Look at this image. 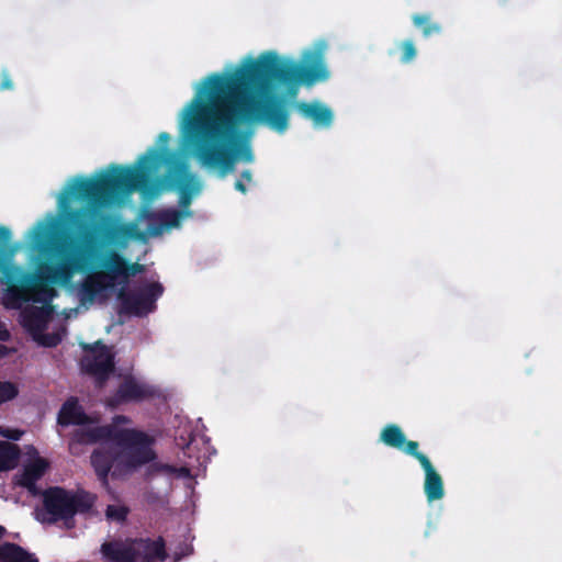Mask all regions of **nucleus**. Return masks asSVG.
I'll use <instances>...</instances> for the list:
<instances>
[{
	"instance_id": "c9c22d12",
	"label": "nucleus",
	"mask_w": 562,
	"mask_h": 562,
	"mask_svg": "<svg viewBox=\"0 0 562 562\" xmlns=\"http://www.w3.org/2000/svg\"><path fill=\"white\" fill-rule=\"evenodd\" d=\"M430 531H431V525L429 524V525H428V528H427V530H426V536H429Z\"/></svg>"
},
{
	"instance_id": "e433bc0d",
	"label": "nucleus",
	"mask_w": 562,
	"mask_h": 562,
	"mask_svg": "<svg viewBox=\"0 0 562 562\" xmlns=\"http://www.w3.org/2000/svg\"><path fill=\"white\" fill-rule=\"evenodd\" d=\"M5 336H9V333L0 335V339H4Z\"/></svg>"
},
{
	"instance_id": "393cba45",
	"label": "nucleus",
	"mask_w": 562,
	"mask_h": 562,
	"mask_svg": "<svg viewBox=\"0 0 562 562\" xmlns=\"http://www.w3.org/2000/svg\"><path fill=\"white\" fill-rule=\"evenodd\" d=\"M19 394L16 385L10 381H0V404L13 400Z\"/></svg>"
},
{
	"instance_id": "58836bf2",
	"label": "nucleus",
	"mask_w": 562,
	"mask_h": 562,
	"mask_svg": "<svg viewBox=\"0 0 562 562\" xmlns=\"http://www.w3.org/2000/svg\"><path fill=\"white\" fill-rule=\"evenodd\" d=\"M5 336H9V333L0 335V339H4Z\"/></svg>"
},
{
	"instance_id": "f03ea898",
	"label": "nucleus",
	"mask_w": 562,
	"mask_h": 562,
	"mask_svg": "<svg viewBox=\"0 0 562 562\" xmlns=\"http://www.w3.org/2000/svg\"><path fill=\"white\" fill-rule=\"evenodd\" d=\"M168 149L150 148L138 159L137 166H111V171L101 172L94 179H77L72 187L76 199L87 202L88 206L71 209L66 199L60 200L65 222L83 241L94 237L90 218L95 210L113 205L123 195L134 191H144L153 176L167 162Z\"/></svg>"
},
{
	"instance_id": "a878e982",
	"label": "nucleus",
	"mask_w": 562,
	"mask_h": 562,
	"mask_svg": "<svg viewBox=\"0 0 562 562\" xmlns=\"http://www.w3.org/2000/svg\"><path fill=\"white\" fill-rule=\"evenodd\" d=\"M128 509L125 506L108 505L105 516L110 520L124 521L127 517Z\"/></svg>"
},
{
	"instance_id": "a211bd4d",
	"label": "nucleus",
	"mask_w": 562,
	"mask_h": 562,
	"mask_svg": "<svg viewBox=\"0 0 562 562\" xmlns=\"http://www.w3.org/2000/svg\"><path fill=\"white\" fill-rule=\"evenodd\" d=\"M0 562H38L34 553L13 542L0 544Z\"/></svg>"
},
{
	"instance_id": "7ed1b4c3",
	"label": "nucleus",
	"mask_w": 562,
	"mask_h": 562,
	"mask_svg": "<svg viewBox=\"0 0 562 562\" xmlns=\"http://www.w3.org/2000/svg\"><path fill=\"white\" fill-rule=\"evenodd\" d=\"M20 244L11 243V231L0 225V283L5 284L4 297L11 306L24 302H46L54 290L48 283H67L75 272L88 266V255L81 247L69 248L65 244L55 246L57 262L42 261L36 272L24 271L14 263Z\"/></svg>"
},
{
	"instance_id": "f3484780",
	"label": "nucleus",
	"mask_w": 562,
	"mask_h": 562,
	"mask_svg": "<svg viewBox=\"0 0 562 562\" xmlns=\"http://www.w3.org/2000/svg\"><path fill=\"white\" fill-rule=\"evenodd\" d=\"M380 440L389 447L404 451L406 454H408L407 450L411 442L418 443L414 440H407L401 427L395 424H389L382 429Z\"/></svg>"
},
{
	"instance_id": "4c0bfd02",
	"label": "nucleus",
	"mask_w": 562,
	"mask_h": 562,
	"mask_svg": "<svg viewBox=\"0 0 562 562\" xmlns=\"http://www.w3.org/2000/svg\"><path fill=\"white\" fill-rule=\"evenodd\" d=\"M5 336H9V333L0 335V339H4Z\"/></svg>"
},
{
	"instance_id": "2f4dec72",
	"label": "nucleus",
	"mask_w": 562,
	"mask_h": 562,
	"mask_svg": "<svg viewBox=\"0 0 562 562\" xmlns=\"http://www.w3.org/2000/svg\"><path fill=\"white\" fill-rule=\"evenodd\" d=\"M235 189L244 194L247 192L245 182L239 179L235 182Z\"/></svg>"
},
{
	"instance_id": "7c9ffc66",
	"label": "nucleus",
	"mask_w": 562,
	"mask_h": 562,
	"mask_svg": "<svg viewBox=\"0 0 562 562\" xmlns=\"http://www.w3.org/2000/svg\"><path fill=\"white\" fill-rule=\"evenodd\" d=\"M130 423V418L124 416V415H116L113 417V423L111 425L115 426L116 428H119L117 426L120 424H127Z\"/></svg>"
},
{
	"instance_id": "f704fd0d",
	"label": "nucleus",
	"mask_w": 562,
	"mask_h": 562,
	"mask_svg": "<svg viewBox=\"0 0 562 562\" xmlns=\"http://www.w3.org/2000/svg\"><path fill=\"white\" fill-rule=\"evenodd\" d=\"M5 533H7V529L3 526H0V539H2Z\"/></svg>"
},
{
	"instance_id": "bb28decb",
	"label": "nucleus",
	"mask_w": 562,
	"mask_h": 562,
	"mask_svg": "<svg viewBox=\"0 0 562 562\" xmlns=\"http://www.w3.org/2000/svg\"><path fill=\"white\" fill-rule=\"evenodd\" d=\"M14 87L11 75L8 69H2L0 74V91L12 90Z\"/></svg>"
},
{
	"instance_id": "f8f14e48",
	"label": "nucleus",
	"mask_w": 562,
	"mask_h": 562,
	"mask_svg": "<svg viewBox=\"0 0 562 562\" xmlns=\"http://www.w3.org/2000/svg\"><path fill=\"white\" fill-rule=\"evenodd\" d=\"M135 562H164L168 558L166 542L162 537L157 539L133 538Z\"/></svg>"
},
{
	"instance_id": "4468645a",
	"label": "nucleus",
	"mask_w": 562,
	"mask_h": 562,
	"mask_svg": "<svg viewBox=\"0 0 562 562\" xmlns=\"http://www.w3.org/2000/svg\"><path fill=\"white\" fill-rule=\"evenodd\" d=\"M100 553L105 562H135L133 538L104 541Z\"/></svg>"
},
{
	"instance_id": "dca6fc26",
	"label": "nucleus",
	"mask_w": 562,
	"mask_h": 562,
	"mask_svg": "<svg viewBox=\"0 0 562 562\" xmlns=\"http://www.w3.org/2000/svg\"><path fill=\"white\" fill-rule=\"evenodd\" d=\"M147 231H139L134 224H115L106 231V238L119 246H124L130 239L145 240Z\"/></svg>"
},
{
	"instance_id": "39448f33",
	"label": "nucleus",
	"mask_w": 562,
	"mask_h": 562,
	"mask_svg": "<svg viewBox=\"0 0 562 562\" xmlns=\"http://www.w3.org/2000/svg\"><path fill=\"white\" fill-rule=\"evenodd\" d=\"M43 504L49 515L48 522L64 520L68 527H71L72 524L69 525V521H72L77 513H88L94 504V497L86 491L72 493L54 486L44 492Z\"/></svg>"
},
{
	"instance_id": "6e6552de",
	"label": "nucleus",
	"mask_w": 562,
	"mask_h": 562,
	"mask_svg": "<svg viewBox=\"0 0 562 562\" xmlns=\"http://www.w3.org/2000/svg\"><path fill=\"white\" fill-rule=\"evenodd\" d=\"M162 292L164 286L159 282H153L146 284L138 293L121 289L117 297L125 313L135 316H145L155 308V302Z\"/></svg>"
},
{
	"instance_id": "aec40b11",
	"label": "nucleus",
	"mask_w": 562,
	"mask_h": 562,
	"mask_svg": "<svg viewBox=\"0 0 562 562\" xmlns=\"http://www.w3.org/2000/svg\"><path fill=\"white\" fill-rule=\"evenodd\" d=\"M201 189L200 182L191 173H187L179 181V205L183 210H188L191 205L193 194L198 193Z\"/></svg>"
},
{
	"instance_id": "9b49d317",
	"label": "nucleus",
	"mask_w": 562,
	"mask_h": 562,
	"mask_svg": "<svg viewBox=\"0 0 562 562\" xmlns=\"http://www.w3.org/2000/svg\"><path fill=\"white\" fill-rule=\"evenodd\" d=\"M156 394L157 391L154 386L140 382L132 375H127L120 383L112 401L115 404L138 403L153 398Z\"/></svg>"
},
{
	"instance_id": "cd10ccee",
	"label": "nucleus",
	"mask_w": 562,
	"mask_h": 562,
	"mask_svg": "<svg viewBox=\"0 0 562 562\" xmlns=\"http://www.w3.org/2000/svg\"><path fill=\"white\" fill-rule=\"evenodd\" d=\"M38 340L44 347H56L61 338L57 334H45L42 335Z\"/></svg>"
},
{
	"instance_id": "9d476101",
	"label": "nucleus",
	"mask_w": 562,
	"mask_h": 562,
	"mask_svg": "<svg viewBox=\"0 0 562 562\" xmlns=\"http://www.w3.org/2000/svg\"><path fill=\"white\" fill-rule=\"evenodd\" d=\"M419 443H409L408 456L415 458L425 472L424 492L428 502L439 501L445 495L443 480L427 456L418 451Z\"/></svg>"
},
{
	"instance_id": "1a4fd4ad",
	"label": "nucleus",
	"mask_w": 562,
	"mask_h": 562,
	"mask_svg": "<svg viewBox=\"0 0 562 562\" xmlns=\"http://www.w3.org/2000/svg\"><path fill=\"white\" fill-rule=\"evenodd\" d=\"M192 215L190 210L166 209L159 212L143 210L142 217L148 221L147 235L151 237L160 236L164 231L178 228L184 217Z\"/></svg>"
},
{
	"instance_id": "20e7f679",
	"label": "nucleus",
	"mask_w": 562,
	"mask_h": 562,
	"mask_svg": "<svg viewBox=\"0 0 562 562\" xmlns=\"http://www.w3.org/2000/svg\"><path fill=\"white\" fill-rule=\"evenodd\" d=\"M71 441L78 445H93L100 441H112L117 447H100L95 449L90 459L94 472L104 487L109 485V474L116 475L117 468L135 470L156 459L153 449L155 438L145 431L132 428H116L113 425H103L90 428H79L72 434Z\"/></svg>"
},
{
	"instance_id": "5701e85b",
	"label": "nucleus",
	"mask_w": 562,
	"mask_h": 562,
	"mask_svg": "<svg viewBox=\"0 0 562 562\" xmlns=\"http://www.w3.org/2000/svg\"><path fill=\"white\" fill-rule=\"evenodd\" d=\"M19 456V449L10 443H0V470L8 469L9 463Z\"/></svg>"
},
{
	"instance_id": "6ab92c4d",
	"label": "nucleus",
	"mask_w": 562,
	"mask_h": 562,
	"mask_svg": "<svg viewBox=\"0 0 562 562\" xmlns=\"http://www.w3.org/2000/svg\"><path fill=\"white\" fill-rule=\"evenodd\" d=\"M47 468L48 463L45 459H35L24 468L20 484L27 490L34 488L36 482L42 479Z\"/></svg>"
},
{
	"instance_id": "423d86ee",
	"label": "nucleus",
	"mask_w": 562,
	"mask_h": 562,
	"mask_svg": "<svg viewBox=\"0 0 562 562\" xmlns=\"http://www.w3.org/2000/svg\"><path fill=\"white\" fill-rule=\"evenodd\" d=\"M101 266L105 271L104 274L97 273L90 276L82 283V294L89 300H93L95 295L105 288L103 278H106L109 282L114 283L119 278L126 280L130 277H134L145 271L144 265L130 262L124 256L114 250L108 254Z\"/></svg>"
},
{
	"instance_id": "0eeeda50",
	"label": "nucleus",
	"mask_w": 562,
	"mask_h": 562,
	"mask_svg": "<svg viewBox=\"0 0 562 562\" xmlns=\"http://www.w3.org/2000/svg\"><path fill=\"white\" fill-rule=\"evenodd\" d=\"M81 347L86 351L80 360L82 372L93 378L97 387H103L115 370L114 353L101 340Z\"/></svg>"
},
{
	"instance_id": "f257e3e1",
	"label": "nucleus",
	"mask_w": 562,
	"mask_h": 562,
	"mask_svg": "<svg viewBox=\"0 0 562 562\" xmlns=\"http://www.w3.org/2000/svg\"><path fill=\"white\" fill-rule=\"evenodd\" d=\"M329 78L322 49L307 50L302 63L282 60L273 52L248 57L229 75L212 74L205 81L207 100L194 98L184 110L183 127L194 140V156L221 177L238 160L251 162L254 154L241 124L265 123L278 133L289 127L286 101L271 94L273 83L289 87L295 95L300 85L313 86Z\"/></svg>"
},
{
	"instance_id": "c756f323",
	"label": "nucleus",
	"mask_w": 562,
	"mask_h": 562,
	"mask_svg": "<svg viewBox=\"0 0 562 562\" xmlns=\"http://www.w3.org/2000/svg\"><path fill=\"white\" fill-rule=\"evenodd\" d=\"M45 231H46V228L42 223L37 224V226H35L32 231L33 238L34 239L43 238V236L45 235Z\"/></svg>"
},
{
	"instance_id": "2eb2a0df",
	"label": "nucleus",
	"mask_w": 562,
	"mask_h": 562,
	"mask_svg": "<svg viewBox=\"0 0 562 562\" xmlns=\"http://www.w3.org/2000/svg\"><path fill=\"white\" fill-rule=\"evenodd\" d=\"M57 422L60 426H83L90 424L92 420L79 405L78 400L70 397L63 404L58 413Z\"/></svg>"
},
{
	"instance_id": "c85d7f7f",
	"label": "nucleus",
	"mask_w": 562,
	"mask_h": 562,
	"mask_svg": "<svg viewBox=\"0 0 562 562\" xmlns=\"http://www.w3.org/2000/svg\"><path fill=\"white\" fill-rule=\"evenodd\" d=\"M22 434L19 429H3L0 427V435L11 440H19Z\"/></svg>"
},
{
	"instance_id": "473e14b6",
	"label": "nucleus",
	"mask_w": 562,
	"mask_h": 562,
	"mask_svg": "<svg viewBox=\"0 0 562 562\" xmlns=\"http://www.w3.org/2000/svg\"><path fill=\"white\" fill-rule=\"evenodd\" d=\"M170 140V135L166 132H161L159 135H158V142L160 144H167L168 142Z\"/></svg>"
},
{
	"instance_id": "412c9836",
	"label": "nucleus",
	"mask_w": 562,
	"mask_h": 562,
	"mask_svg": "<svg viewBox=\"0 0 562 562\" xmlns=\"http://www.w3.org/2000/svg\"><path fill=\"white\" fill-rule=\"evenodd\" d=\"M49 317V311L45 307H32L22 313V324L29 330L43 329Z\"/></svg>"
},
{
	"instance_id": "b1692460",
	"label": "nucleus",
	"mask_w": 562,
	"mask_h": 562,
	"mask_svg": "<svg viewBox=\"0 0 562 562\" xmlns=\"http://www.w3.org/2000/svg\"><path fill=\"white\" fill-rule=\"evenodd\" d=\"M397 46L402 52V55L400 57L401 63L408 64L415 59L417 55V49L412 40L402 41L401 43H398Z\"/></svg>"
},
{
	"instance_id": "72a5a7b5",
	"label": "nucleus",
	"mask_w": 562,
	"mask_h": 562,
	"mask_svg": "<svg viewBox=\"0 0 562 562\" xmlns=\"http://www.w3.org/2000/svg\"><path fill=\"white\" fill-rule=\"evenodd\" d=\"M240 177H241L240 180H243V181L251 182V180H252V175H251V171L249 169L244 170L241 172Z\"/></svg>"
},
{
	"instance_id": "4be33fe9",
	"label": "nucleus",
	"mask_w": 562,
	"mask_h": 562,
	"mask_svg": "<svg viewBox=\"0 0 562 562\" xmlns=\"http://www.w3.org/2000/svg\"><path fill=\"white\" fill-rule=\"evenodd\" d=\"M412 21L414 25L422 31L425 37L440 34L442 31V26L438 22L431 21L429 14H414Z\"/></svg>"
},
{
	"instance_id": "ddd939ff",
	"label": "nucleus",
	"mask_w": 562,
	"mask_h": 562,
	"mask_svg": "<svg viewBox=\"0 0 562 562\" xmlns=\"http://www.w3.org/2000/svg\"><path fill=\"white\" fill-rule=\"evenodd\" d=\"M294 106L302 117L312 121L315 128H328L334 122L333 110L321 101H300Z\"/></svg>"
}]
</instances>
